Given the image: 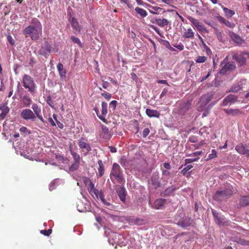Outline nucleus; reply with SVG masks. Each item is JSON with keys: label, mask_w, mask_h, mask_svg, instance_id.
Returning <instances> with one entry per match:
<instances>
[{"label": "nucleus", "mask_w": 249, "mask_h": 249, "mask_svg": "<svg viewBox=\"0 0 249 249\" xmlns=\"http://www.w3.org/2000/svg\"><path fill=\"white\" fill-rule=\"evenodd\" d=\"M42 33V25L38 19L35 21L34 25H29L23 30V34L25 36L30 37L33 40H38L41 36Z\"/></svg>", "instance_id": "f257e3e1"}, {"label": "nucleus", "mask_w": 249, "mask_h": 249, "mask_svg": "<svg viewBox=\"0 0 249 249\" xmlns=\"http://www.w3.org/2000/svg\"><path fill=\"white\" fill-rule=\"evenodd\" d=\"M233 190V188L231 186L218 190L213 195V198L216 201H224L232 195Z\"/></svg>", "instance_id": "f03ea898"}, {"label": "nucleus", "mask_w": 249, "mask_h": 249, "mask_svg": "<svg viewBox=\"0 0 249 249\" xmlns=\"http://www.w3.org/2000/svg\"><path fill=\"white\" fill-rule=\"evenodd\" d=\"M110 177L112 181H113V178H114L115 179H116L118 183H121L123 182L124 180V177L122 172L121 171L120 166L118 164L114 163L113 164Z\"/></svg>", "instance_id": "7ed1b4c3"}, {"label": "nucleus", "mask_w": 249, "mask_h": 249, "mask_svg": "<svg viewBox=\"0 0 249 249\" xmlns=\"http://www.w3.org/2000/svg\"><path fill=\"white\" fill-rule=\"evenodd\" d=\"M23 86L31 93L35 92L36 84L33 78L27 74H24L22 77Z\"/></svg>", "instance_id": "20e7f679"}, {"label": "nucleus", "mask_w": 249, "mask_h": 249, "mask_svg": "<svg viewBox=\"0 0 249 249\" xmlns=\"http://www.w3.org/2000/svg\"><path fill=\"white\" fill-rule=\"evenodd\" d=\"M247 58H249V53H235L232 55V58L240 66L245 65Z\"/></svg>", "instance_id": "39448f33"}, {"label": "nucleus", "mask_w": 249, "mask_h": 249, "mask_svg": "<svg viewBox=\"0 0 249 249\" xmlns=\"http://www.w3.org/2000/svg\"><path fill=\"white\" fill-rule=\"evenodd\" d=\"M21 117L25 120H31L35 121L36 119L35 114L30 109H23L20 113Z\"/></svg>", "instance_id": "423d86ee"}, {"label": "nucleus", "mask_w": 249, "mask_h": 249, "mask_svg": "<svg viewBox=\"0 0 249 249\" xmlns=\"http://www.w3.org/2000/svg\"><path fill=\"white\" fill-rule=\"evenodd\" d=\"M78 146L82 149L86 150L85 155H87L91 151V148L87 140L83 137L81 138L78 141Z\"/></svg>", "instance_id": "0eeeda50"}, {"label": "nucleus", "mask_w": 249, "mask_h": 249, "mask_svg": "<svg viewBox=\"0 0 249 249\" xmlns=\"http://www.w3.org/2000/svg\"><path fill=\"white\" fill-rule=\"evenodd\" d=\"M215 223L219 226H224L227 224V221L223 216L221 215L218 213L214 210L212 211Z\"/></svg>", "instance_id": "6e6552de"}, {"label": "nucleus", "mask_w": 249, "mask_h": 249, "mask_svg": "<svg viewBox=\"0 0 249 249\" xmlns=\"http://www.w3.org/2000/svg\"><path fill=\"white\" fill-rule=\"evenodd\" d=\"M235 68L236 66L234 62H228L221 68L220 70V73L226 74L228 71H233Z\"/></svg>", "instance_id": "1a4fd4ad"}, {"label": "nucleus", "mask_w": 249, "mask_h": 249, "mask_svg": "<svg viewBox=\"0 0 249 249\" xmlns=\"http://www.w3.org/2000/svg\"><path fill=\"white\" fill-rule=\"evenodd\" d=\"M32 108L33 109V111L35 114L36 118H37L42 123H44V120L41 115V109L40 107H39L37 104H34L32 105Z\"/></svg>", "instance_id": "9d476101"}, {"label": "nucleus", "mask_w": 249, "mask_h": 249, "mask_svg": "<svg viewBox=\"0 0 249 249\" xmlns=\"http://www.w3.org/2000/svg\"><path fill=\"white\" fill-rule=\"evenodd\" d=\"M51 51V46L47 41L45 42L43 46L39 50L40 54L47 56L49 55Z\"/></svg>", "instance_id": "9b49d317"}, {"label": "nucleus", "mask_w": 249, "mask_h": 249, "mask_svg": "<svg viewBox=\"0 0 249 249\" xmlns=\"http://www.w3.org/2000/svg\"><path fill=\"white\" fill-rule=\"evenodd\" d=\"M116 190L121 200L124 202L126 196L125 188L120 186H116Z\"/></svg>", "instance_id": "f8f14e48"}, {"label": "nucleus", "mask_w": 249, "mask_h": 249, "mask_svg": "<svg viewBox=\"0 0 249 249\" xmlns=\"http://www.w3.org/2000/svg\"><path fill=\"white\" fill-rule=\"evenodd\" d=\"M187 18L198 31H202L204 29L203 24L197 19L190 16Z\"/></svg>", "instance_id": "ddd939ff"}, {"label": "nucleus", "mask_w": 249, "mask_h": 249, "mask_svg": "<svg viewBox=\"0 0 249 249\" xmlns=\"http://www.w3.org/2000/svg\"><path fill=\"white\" fill-rule=\"evenodd\" d=\"M150 181L154 188H158L160 186V183L159 180V176L158 173H154L150 179Z\"/></svg>", "instance_id": "4468645a"}, {"label": "nucleus", "mask_w": 249, "mask_h": 249, "mask_svg": "<svg viewBox=\"0 0 249 249\" xmlns=\"http://www.w3.org/2000/svg\"><path fill=\"white\" fill-rule=\"evenodd\" d=\"M57 69L59 72V74L61 80H64L66 77L67 71L63 68L62 63H59L57 65Z\"/></svg>", "instance_id": "2eb2a0df"}, {"label": "nucleus", "mask_w": 249, "mask_h": 249, "mask_svg": "<svg viewBox=\"0 0 249 249\" xmlns=\"http://www.w3.org/2000/svg\"><path fill=\"white\" fill-rule=\"evenodd\" d=\"M235 150L239 154L246 155L247 156L249 157V150L246 149L243 144L241 143L237 145L235 147Z\"/></svg>", "instance_id": "dca6fc26"}, {"label": "nucleus", "mask_w": 249, "mask_h": 249, "mask_svg": "<svg viewBox=\"0 0 249 249\" xmlns=\"http://www.w3.org/2000/svg\"><path fill=\"white\" fill-rule=\"evenodd\" d=\"M122 237V235L119 234L116 232H113L109 235V236L108 237V241L110 243H111V241H112V244L114 243L118 244L120 237Z\"/></svg>", "instance_id": "f3484780"}, {"label": "nucleus", "mask_w": 249, "mask_h": 249, "mask_svg": "<svg viewBox=\"0 0 249 249\" xmlns=\"http://www.w3.org/2000/svg\"><path fill=\"white\" fill-rule=\"evenodd\" d=\"M214 94V92L211 91L203 95L200 99L207 105L213 99Z\"/></svg>", "instance_id": "a211bd4d"}, {"label": "nucleus", "mask_w": 249, "mask_h": 249, "mask_svg": "<svg viewBox=\"0 0 249 249\" xmlns=\"http://www.w3.org/2000/svg\"><path fill=\"white\" fill-rule=\"evenodd\" d=\"M237 101V97L232 94L227 96L223 100L222 105L224 106H227L230 103H234Z\"/></svg>", "instance_id": "6ab92c4d"}, {"label": "nucleus", "mask_w": 249, "mask_h": 249, "mask_svg": "<svg viewBox=\"0 0 249 249\" xmlns=\"http://www.w3.org/2000/svg\"><path fill=\"white\" fill-rule=\"evenodd\" d=\"M152 22L156 23L160 27L167 26L169 23V21L165 18H155L154 20L152 21Z\"/></svg>", "instance_id": "aec40b11"}, {"label": "nucleus", "mask_w": 249, "mask_h": 249, "mask_svg": "<svg viewBox=\"0 0 249 249\" xmlns=\"http://www.w3.org/2000/svg\"><path fill=\"white\" fill-rule=\"evenodd\" d=\"M145 113L146 115L149 117H156V118H159L160 116V112L154 109H151L150 108H147L146 109Z\"/></svg>", "instance_id": "412c9836"}, {"label": "nucleus", "mask_w": 249, "mask_h": 249, "mask_svg": "<svg viewBox=\"0 0 249 249\" xmlns=\"http://www.w3.org/2000/svg\"><path fill=\"white\" fill-rule=\"evenodd\" d=\"M217 19L220 23L224 24L228 27L233 28L234 26V24L233 23L230 22L220 16H217Z\"/></svg>", "instance_id": "4be33fe9"}, {"label": "nucleus", "mask_w": 249, "mask_h": 249, "mask_svg": "<svg viewBox=\"0 0 249 249\" xmlns=\"http://www.w3.org/2000/svg\"><path fill=\"white\" fill-rule=\"evenodd\" d=\"M165 202V200L164 199H158L154 202L153 207L156 209H162L164 206Z\"/></svg>", "instance_id": "5701e85b"}, {"label": "nucleus", "mask_w": 249, "mask_h": 249, "mask_svg": "<svg viewBox=\"0 0 249 249\" xmlns=\"http://www.w3.org/2000/svg\"><path fill=\"white\" fill-rule=\"evenodd\" d=\"M71 23L73 29L78 33H80L81 28L77 19L75 18H72L71 20Z\"/></svg>", "instance_id": "b1692460"}, {"label": "nucleus", "mask_w": 249, "mask_h": 249, "mask_svg": "<svg viewBox=\"0 0 249 249\" xmlns=\"http://www.w3.org/2000/svg\"><path fill=\"white\" fill-rule=\"evenodd\" d=\"M191 224V219L190 217H185L182 220L178 222V225L182 228L190 226Z\"/></svg>", "instance_id": "393cba45"}, {"label": "nucleus", "mask_w": 249, "mask_h": 249, "mask_svg": "<svg viewBox=\"0 0 249 249\" xmlns=\"http://www.w3.org/2000/svg\"><path fill=\"white\" fill-rule=\"evenodd\" d=\"M231 240L243 246H249V241L239 237H232Z\"/></svg>", "instance_id": "a878e982"}, {"label": "nucleus", "mask_w": 249, "mask_h": 249, "mask_svg": "<svg viewBox=\"0 0 249 249\" xmlns=\"http://www.w3.org/2000/svg\"><path fill=\"white\" fill-rule=\"evenodd\" d=\"M93 195H94L98 199H100L103 203H104V204L107 206L110 205L109 203L106 202L104 197L103 193L102 191H100L98 190V192L94 193Z\"/></svg>", "instance_id": "bb28decb"}, {"label": "nucleus", "mask_w": 249, "mask_h": 249, "mask_svg": "<svg viewBox=\"0 0 249 249\" xmlns=\"http://www.w3.org/2000/svg\"><path fill=\"white\" fill-rule=\"evenodd\" d=\"M102 133L104 134L103 137L106 139H109L111 137L110 133L109 131L108 128L103 125H102Z\"/></svg>", "instance_id": "cd10ccee"}, {"label": "nucleus", "mask_w": 249, "mask_h": 249, "mask_svg": "<svg viewBox=\"0 0 249 249\" xmlns=\"http://www.w3.org/2000/svg\"><path fill=\"white\" fill-rule=\"evenodd\" d=\"M183 36L187 38H193L194 37V32L191 28H189L184 32Z\"/></svg>", "instance_id": "c85d7f7f"}, {"label": "nucleus", "mask_w": 249, "mask_h": 249, "mask_svg": "<svg viewBox=\"0 0 249 249\" xmlns=\"http://www.w3.org/2000/svg\"><path fill=\"white\" fill-rule=\"evenodd\" d=\"M89 183L88 186V190L89 191V193L93 196L94 193L98 192V190L95 188L94 183L91 182L90 179H89Z\"/></svg>", "instance_id": "c756f323"}, {"label": "nucleus", "mask_w": 249, "mask_h": 249, "mask_svg": "<svg viewBox=\"0 0 249 249\" xmlns=\"http://www.w3.org/2000/svg\"><path fill=\"white\" fill-rule=\"evenodd\" d=\"M98 164L99 165V168L98 169L99 176V177H102L104 174V166L101 160H99L98 161Z\"/></svg>", "instance_id": "7c9ffc66"}, {"label": "nucleus", "mask_w": 249, "mask_h": 249, "mask_svg": "<svg viewBox=\"0 0 249 249\" xmlns=\"http://www.w3.org/2000/svg\"><path fill=\"white\" fill-rule=\"evenodd\" d=\"M206 105L207 104L200 99L198 104L196 105V109L198 111H202L205 109Z\"/></svg>", "instance_id": "2f4dec72"}, {"label": "nucleus", "mask_w": 249, "mask_h": 249, "mask_svg": "<svg viewBox=\"0 0 249 249\" xmlns=\"http://www.w3.org/2000/svg\"><path fill=\"white\" fill-rule=\"evenodd\" d=\"M223 110L227 114H231L232 115H237V114H238L241 113V112L239 109H231V108L226 109V108H224V109H223Z\"/></svg>", "instance_id": "473e14b6"}, {"label": "nucleus", "mask_w": 249, "mask_h": 249, "mask_svg": "<svg viewBox=\"0 0 249 249\" xmlns=\"http://www.w3.org/2000/svg\"><path fill=\"white\" fill-rule=\"evenodd\" d=\"M240 204L242 206H246L249 205V196H242L240 198Z\"/></svg>", "instance_id": "72a5a7b5"}, {"label": "nucleus", "mask_w": 249, "mask_h": 249, "mask_svg": "<svg viewBox=\"0 0 249 249\" xmlns=\"http://www.w3.org/2000/svg\"><path fill=\"white\" fill-rule=\"evenodd\" d=\"M22 103L24 107H28L32 103V100L27 96H25L22 98Z\"/></svg>", "instance_id": "f704fd0d"}, {"label": "nucleus", "mask_w": 249, "mask_h": 249, "mask_svg": "<svg viewBox=\"0 0 249 249\" xmlns=\"http://www.w3.org/2000/svg\"><path fill=\"white\" fill-rule=\"evenodd\" d=\"M222 8L225 14V15L227 18H231L232 16H233L235 14V12L233 10H230L226 7H224L223 6Z\"/></svg>", "instance_id": "c9c22d12"}, {"label": "nucleus", "mask_w": 249, "mask_h": 249, "mask_svg": "<svg viewBox=\"0 0 249 249\" xmlns=\"http://www.w3.org/2000/svg\"><path fill=\"white\" fill-rule=\"evenodd\" d=\"M137 13L139 14L142 17H145L147 15L146 11L142 8L137 7L135 9Z\"/></svg>", "instance_id": "e433bc0d"}, {"label": "nucleus", "mask_w": 249, "mask_h": 249, "mask_svg": "<svg viewBox=\"0 0 249 249\" xmlns=\"http://www.w3.org/2000/svg\"><path fill=\"white\" fill-rule=\"evenodd\" d=\"M242 88L239 84L233 85L229 90V92H237L241 89Z\"/></svg>", "instance_id": "4c0bfd02"}, {"label": "nucleus", "mask_w": 249, "mask_h": 249, "mask_svg": "<svg viewBox=\"0 0 249 249\" xmlns=\"http://www.w3.org/2000/svg\"><path fill=\"white\" fill-rule=\"evenodd\" d=\"M217 157V153L215 149H213L211 151V153L209 154L207 159L205 160L206 161L210 160L213 159H214Z\"/></svg>", "instance_id": "58836bf2"}, {"label": "nucleus", "mask_w": 249, "mask_h": 249, "mask_svg": "<svg viewBox=\"0 0 249 249\" xmlns=\"http://www.w3.org/2000/svg\"><path fill=\"white\" fill-rule=\"evenodd\" d=\"M80 162L75 161L69 167V170L71 171H74L77 170L79 166Z\"/></svg>", "instance_id": "ea45409f"}, {"label": "nucleus", "mask_w": 249, "mask_h": 249, "mask_svg": "<svg viewBox=\"0 0 249 249\" xmlns=\"http://www.w3.org/2000/svg\"><path fill=\"white\" fill-rule=\"evenodd\" d=\"M107 104L105 102L102 103V114L103 115H107Z\"/></svg>", "instance_id": "a19ab883"}, {"label": "nucleus", "mask_w": 249, "mask_h": 249, "mask_svg": "<svg viewBox=\"0 0 249 249\" xmlns=\"http://www.w3.org/2000/svg\"><path fill=\"white\" fill-rule=\"evenodd\" d=\"M152 10H150V12L153 14H158L159 13V11H161L162 9L160 7L157 6H152Z\"/></svg>", "instance_id": "79ce46f5"}, {"label": "nucleus", "mask_w": 249, "mask_h": 249, "mask_svg": "<svg viewBox=\"0 0 249 249\" xmlns=\"http://www.w3.org/2000/svg\"><path fill=\"white\" fill-rule=\"evenodd\" d=\"M207 58V57L205 56H198L196 60V62L198 63H204L206 61Z\"/></svg>", "instance_id": "37998d69"}, {"label": "nucleus", "mask_w": 249, "mask_h": 249, "mask_svg": "<svg viewBox=\"0 0 249 249\" xmlns=\"http://www.w3.org/2000/svg\"><path fill=\"white\" fill-rule=\"evenodd\" d=\"M192 168H193V165H188L186 167L184 168L181 171V173L183 175H186L188 171L190 170Z\"/></svg>", "instance_id": "c03bdc74"}, {"label": "nucleus", "mask_w": 249, "mask_h": 249, "mask_svg": "<svg viewBox=\"0 0 249 249\" xmlns=\"http://www.w3.org/2000/svg\"><path fill=\"white\" fill-rule=\"evenodd\" d=\"M75 161L80 162V156L76 152H74L71 154Z\"/></svg>", "instance_id": "a18cd8bd"}, {"label": "nucleus", "mask_w": 249, "mask_h": 249, "mask_svg": "<svg viewBox=\"0 0 249 249\" xmlns=\"http://www.w3.org/2000/svg\"><path fill=\"white\" fill-rule=\"evenodd\" d=\"M52 230L51 229H49L48 230H41L40 231V233L45 236H49L50 235L51 233H52Z\"/></svg>", "instance_id": "49530a36"}, {"label": "nucleus", "mask_w": 249, "mask_h": 249, "mask_svg": "<svg viewBox=\"0 0 249 249\" xmlns=\"http://www.w3.org/2000/svg\"><path fill=\"white\" fill-rule=\"evenodd\" d=\"M120 164L123 166H127V160L125 156L123 157L121 159Z\"/></svg>", "instance_id": "de8ad7c7"}, {"label": "nucleus", "mask_w": 249, "mask_h": 249, "mask_svg": "<svg viewBox=\"0 0 249 249\" xmlns=\"http://www.w3.org/2000/svg\"><path fill=\"white\" fill-rule=\"evenodd\" d=\"M211 107H212V106L211 105H210L208 106L207 109L204 110V112H203V113L202 114V116L203 118L205 117L208 115V114L209 113V110L211 108Z\"/></svg>", "instance_id": "09e8293b"}, {"label": "nucleus", "mask_w": 249, "mask_h": 249, "mask_svg": "<svg viewBox=\"0 0 249 249\" xmlns=\"http://www.w3.org/2000/svg\"><path fill=\"white\" fill-rule=\"evenodd\" d=\"M150 130L148 128H145L142 131V136L143 138H146L149 134Z\"/></svg>", "instance_id": "8fccbe9b"}, {"label": "nucleus", "mask_w": 249, "mask_h": 249, "mask_svg": "<svg viewBox=\"0 0 249 249\" xmlns=\"http://www.w3.org/2000/svg\"><path fill=\"white\" fill-rule=\"evenodd\" d=\"M150 27L153 29L159 36H161V34L160 32V30L154 25H150Z\"/></svg>", "instance_id": "3c124183"}, {"label": "nucleus", "mask_w": 249, "mask_h": 249, "mask_svg": "<svg viewBox=\"0 0 249 249\" xmlns=\"http://www.w3.org/2000/svg\"><path fill=\"white\" fill-rule=\"evenodd\" d=\"M101 95L107 100H109L111 98V94L107 92H103Z\"/></svg>", "instance_id": "603ef678"}, {"label": "nucleus", "mask_w": 249, "mask_h": 249, "mask_svg": "<svg viewBox=\"0 0 249 249\" xmlns=\"http://www.w3.org/2000/svg\"><path fill=\"white\" fill-rule=\"evenodd\" d=\"M117 101L115 100H113L110 102L109 106L110 107L112 108V110H114L115 109L117 105Z\"/></svg>", "instance_id": "864d4df0"}, {"label": "nucleus", "mask_w": 249, "mask_h": 249, "mask_svg": "<svg viewBox=\"0 0 249 249\" xmlns=\"http://www.w3.org/2000/svg\"><path fill=\"white\" fill-rule=\"evenodd\" d=\"M71 39L74 43H77L79 45L81 44L80 40L78 38L74 36H71Z\"/></svg>", "instance_id": "5fc2aeb1"}, {"label": "nucleus", "mask_w": 249, "mask_h": 249, "mask_svg": "<svg viewBox=\"0 0 249 249\" xmlns=\"http://www.w3.org/2000/svg\"><path fill=\"white\" fill-rule=\"evenodd\" d=\"M144 223V220L141 218H136L135 220V224L137 225H142Z\"/></svg>", "instance_id": "6e6d98bb"}, {"label": "nucleus", "mask_w": 249, "mask_h": 249, "mask_svg": "<svg viewBox=\"0 0 249 249\" xmlns=\"http://www.w3.org/2000/svg\"><path fill=\"white\" fill-rule=\"evenodd\" d=\"M7 38L8 42L11 45H14L15 41H14V39L13 38V37L11 36H10V35L8 36Z\"/></svg>", "instance_id": "4d7b16f0"}, {"label": "nucleus", "mask_w": 249, "mask_h": 249, "mask_svg": "<svg viewBox=\"0 0 249 249\" xmlns=\"http://www.w3.org/2000/svg\"><path fill=\"white\" fill-rule=\"evenodd\" d=\"M233 36L234 37L233 39L234 40V41L237 42H240L241 39L238 35H237L236 34H233Z\"/></svg>", "instance_id": "13d9d810"}, {"label": "nucleus", "mask_w": 249, "mask_h": 249, "mask_svg": "<svg viewBox=\"0 0 249 249\" xmlns=\"http://www.w3.org/2000/svg\"><path fill=\"white\" fill-rule=\"evenodd\" d=\"M8 112H9V109H8L7 107H6V111H5V112H4V111H2V113L0 114V116L1 117V118H2V119H4V118L5 117V116H6V115L7 113Z\"/></svg>", "instance_id": "bf43d9fd"}, {"label": "nucleus", "mask_w": 249, "mask_h": 249, "mask_svg": "<svg viewBox=\"0 0 249 249\" xmlns=\"http://www.w3.org/2000/svg\"><path fill=\"white\" fill-rule=\"evenodd\" d=\"M109 86V83L107 81H103L102 87L104 89H107Z\"/></svg>", "instance_id": "052dcab7"}, {"label": "nucleus", "mask_w": 249, "mask_h": 249, "mask_svg": "<svg viewBox=\"0 0 249 249\" xmlns=\"http://www.w3.org/2000/svg\"><path fill=\"white\" fill-rule=\"evenodd\" d=\"M106 115H103V114H102V115H101L98 116L99 118L101 120H102L103 122H104V123H107V119H106L105 118V116Z\"/></svg>", "instance_id": "680f3d73"}, {"label": "nucleus", "mask_w": 249, "mask_h": 249, "mask_svg": "<svg viewBox=\"0 0 249 249\" xmlns=\"http://www.w3.org/2000/svg\"><path fill=\"white\" fill-rule=\"evenodd\" d=\"M163 166L165 169H168V170L170 169L171 168L169 163H168V162H164L163 163Z\"/></svg>", "instance_id": "e2e57ef3"}, {"label": "nucleus", "mask_w": 249, "mask_h": 249, "mask_svg": "<svg viewBox=\"0 0 249 249\" xmlns=\"http://www.w3.org/2000/svg\"><path fill=\"white\" fill-rule=\"evenodd\" d=\"M27 130H28V129L25 126H22L21 128H20V129H19V131L21 133H25L27 131Z\"/></svg>", "instance_id": "0e129e2a"}, {"label": "nucleus", "mask_w": 249, "mask_h": 249, "mask_svg": "<svg viewBox=\"0 0 249 249\" xmlns=\"http://www.w3.org/2000/svg\"><path fill=\"white\" fill-rule=\"evenodd\" d=\"M175 47L180 51H182L184 49V46L182 44H179L175 46Z\"/></svg>", "instance_id": "69168bd1"}, {"label": "nucleus", "mask_w": 249, "mask_h": 249, "mask_svg": "<svg viewBox=\"0 0 249 249\" xmlns=\"http://www.w3.org/2000/svg\"><path fill=\"white\" fill-rule=\"evenodd\" d=\"M56 123H57V126L58 127L60 128V129H62L64 127V125L62 123H61V122H60L59 121H58V120H56Z\"/></svg>", "instance_id": "338daca9"}, {"label": "nucleus", "mask_w": 249, "mask_h": 249, "mask_svg": "<svg viewBox=\"0 0 249 249\" xmlns=\"http://www.w3.org/2000/svg\"><path fill=\"white\" fill-rule=\"evenodd\" d=\"M48 121L50 123V124H51V125L52 126H54L56 125L54 122L53 121V119L51 117H49L48 118Z\"/></svg>", "instance_id": "774afa93"}]
</instances>
